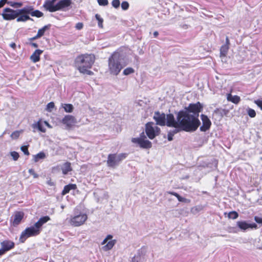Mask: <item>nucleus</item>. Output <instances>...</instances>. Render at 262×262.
<instances>
[{"label": "nucleus", "mask_w": 262, "mask_h": 262, "mask_svg": "<svg viewBox=\"0 0 262 262\" xmlns=\"http://www.w3.org/2000/svg\"><path fill=\"white\" fill-rule=\"evenodd\" d=\"M203 106L200 102L190 103L185 111H179L176 120L172 114L167 115V126L173 127L167 134L169 141L173 140V137L176 134L181 132H193L195 131L201 124L199 119V113L202 111Z\"/></svg>", "instance_id": "nucleus-1"}, {"label": "nucleus", "mask_w": 262, "mask_h": 262, "mask_svg": "<svg viewBox=\"0 0 262 262\" xmlns=\"http://www.w3.org/2000/svg\"><path fill=\"white\" fill-rule=\"evenodd\" d=\"M95 60V56L92 54H83L76 57L75 60V67L80 73L92 75L94 73L90 71Z\"/></svg>", "instance_id": "nucleus-2"}, {"label": "nucleus", "mask_w": 262, "mask_h": 262, "mask_svg": "<svg viewBox=\"0 0 262 262\" xmlns=\"http://www.w3.org/2000/svg\"><path fill=\"white\" fill-rule=\"evenodd\" d=\"M108 71L111 75L117 76L123 67L119 59V55L117 54H113L108 60Z\"/></svg>", "instance_id": "nucleus-3"}, {"label": "nucleus", "mask_w": 262, "mask_h": 262, "mask_svg": "<svg viewBox=\"0 0 262 262\" xmlns=\"http://www.w3.org/2000/svg\"><path fill=\"white\" fill-rule=\"evenodd\" d=\"M128 154L127 153H121L119 155L116 154H110L107 156L106 164L108 167L115 168L119 163L125 159Z\"/></svg>", "instance_id": "nucleus-4"}, {"label": "nucleus", "mask_w": 262, "mask_h": 262, "mask_svg": "<svg viewBox=\"0 0 262 262\" xmlns=\"http://www.w3.org/2000/svg\"><path fill=\"white\" fill-rule=\"evenodd\" d=\"M131 141L136 146H139L141 148L149 149L152 147L151 142L147 139L143 132L140 134L139 137L132 138Z\"/></svg>", "instance_id": "nucleus-5"}, {"label": "nucleus", "mask_w": 262, "mask_h": 262, "mask_svg": "<svg viewBox=\"0 0 262 262\" xmlns=\"http://www.w3.org/2000/svg\"><path fill=\"white\" fill-rule=\"evenodd\" d=\"M145 132L149 139L152 140L159 135L161 132L160 128L154 125L152 122H148L145 124Z\"/></svg>", "instance_id": "nucleus-6"}, {"label": "nucleus", "mask_w": 262, "mask_h": 262, "mask_svg": "<svg viewBox=\"0 0 262 262\" xmlns=\"http://www.w3.org/2000/svg\"><path fill=\"white\" fill-rule=\"evenodd\" d=\"M88 219V215L85 213L80 212L71 216L69 221L70 224L74 227H79L84 224Z\"/></svg>", "instance_id": "nucleus-7"}, {"label": "nucleus", "mask_w": 262, "mask_h": 262, "mask_svg": "<svg viewBox=\"0 0 262 262\" xmlns=\"http://www.w3.org/2000/svg\"><path fill=\"white\" fill-rule=\"evenodd\" d=\"M40 232V230L36 229L33 226L28 227L21 232L19 237V242L23 243L28 237L36 236L39 234Z\"/></svg>", "instance_id": "nucleus-8"}, {"label": "nucleus", "mask_w": 262, "mask_h": 262, "mask_svg": "<svg viewBox=\"0 0 262 262\" xmlns=\"http://www.w3.org/2000/svg\"><path fill=\"white\" fill-rule=\"evenodd\" d=\"M18 10H14L10 8H5L2 13L3 18L5 20H14L17 17Z\"/></svg>", "instance_id": "nucleus-9"}, {"label": "nucleus", "mask_w": 262, "mask_h": 262, "mask_svg": "<svg viewBox=\"0 0 262 262\" xmlns=\"http://www.w3.org/2000/svg\"><path fill=\"white\" fill-rule=\"evenodd\" d=\"M29 11L28 10L27 7L18 10L17 22H25L28 20H32L29 16Z\"/></svg>", "instance_id": "nucleus-10"}, {"label": "nucleus", "mask_w": 262, "mask_h": 262, "mask_svg": "<svg viewBox=\"0 0 262 262\" xmlns=\"http://www.w3.org/2000/svg\"><path fill=\"white\" fill-rule=\"evenodd\" d=\"M154 119L156 121V124L160 126L167 125V115L166 116L164 113H160L157 111L155 113Z\"/></svg>", "instance_id": "nucleus-11"}, {"label": "nucleus", "mask_w": 262, "mask_h": 262, "mask_svg": "<svg viewBox=\"0 0 262 262\" xmlns=\"http://www.w3.org/2000/svg\"><path fill=\"white\" fill-rule=\"evenodd\" d=\"M61 122L66 125L67 129H70L77 123L76 119L72 115H66L62 119Z\"/></svg>", "instance_id": "nucleus-12"}, {"label": "nucleus", "mask_w": 262, "mask_h": 262, "mask_svg": "<svg viewBox=\"0 0 262 262\" xmlns=\"http://www.w3.org/2000/svg\"><path fill=\"white\" fill-rule=\"evenodd\" d=\"M24 217V213L23 211H16L13 215V219L11 220V224L14 226H18Z\"/></svg>", "instance_id": "nucleus-13"}, {"label": "nucleus", "mask_w": 262, "mask_h": 262, "mask_svg": "<svg viewBox=\"0 0 262 262\" xmlns=\"http://www.w3.org/2000/svg\"><path fill=\"white\" fill-rule=\"evenodd\" d=\"M112 238L113 236L112 235L109 234L107 235L105 238L102 242V245H104L106 243V244L103 247V249L105 251H108L112 249L114 246L115 245L116 242V240L114 239L108 242V240L112 239Z\"/></svg>", "instance_id": "nucleus-14"}, {"label": "nucleus", "mask_w": 262, "mask_h": 262, "mask_svg": "<svg viewBox=\"0 0 262 262\" xmlns=\"http://www.w3.org/2000/svg\"><path fill=\"white\" fill-rule=\"evenodd\" d=\"M57 0H47L43 5V8L50 12L57 11V4L55 3Z\"/></svg>", "instance_id": "nucleus-15"}, {"label": "nucleus", "mask_w": 262, "mask_h": 262, "mask_svg": "<svg viewBox=\"0 0 262 262\" xmlns=\"http://www.w3.org/2000/svg\"><path fill=\"white\" fill-rule=\"evenodd\" d=\"M201 117L202 121V125L200 127V130L202 132H206L210 128L211 122L205 115L202 114Z\"/></svg>", "instance_id": "nucleus-16"}, {"label": "nucleus", "mask_w": 262, "mask_h": 262, "mask_svg": "<svg viewBox=\"0 0 262 262\" xmlns=\"http://www.w3.org/2000/svg\"><path fill=\"white\" fill-rule=\"evenodd\" d=\"M72 4V0H60L57 3V11L68 8L71 7Z\"/></svg>", "instance_id": "nucleus-17"}, {"label": "nucleus", "mask_w": 262, "mask_h": 262, "mask_svg": "<svg viewBox=\"0 0 262 262\" xmlns=\"http://www.w3.org/2000/svg\"><path fill=\"white\" fill-rule=\"evenodd\" d=\"M229 112V111L227 109L216 108L213 112V115L220 120L223 117L227 116Z\"/></svg>", "instance_id": "nucleus-18"}, {"label": "nucleus", "mask_w": 262, "mask_h": 262, "mask_svg": "<svg viewBox=\"0 0 262 262\" xmlns=\"http://www.w3.org/2000/svg\"><path fill=\"white\" fill-rule=\"evenodd\" d=\"M2 247L7 252L14 248L15 244L10 240H5L1 243Z\"/></svg>", "instance_id": "nucleus-19"}, {"label": "nucleus", "mask_w": 262, "mask_h": 262, "mask_svg": "<svg viewBox=\"0 0 262 262\" xmlns=\"http://www.w3.org/2000/svg\"><path fill=\"white\" fill-rule=\"evenodd\" d=\"M43 51L40 49L36 50L30 56V59L34 63L39 61L40 59V56L42 53Z\"/></svg>", "instance_id": "nucleus-20"}, {"label": "nucleus", "mask_w": 262, "mask_h": 262, "mask_svg": "<svg viewBox=\"0 0 262 262\" xmlns=\"http://www.w3.org/2000/svg\"><path fill=\"white\" fill-rule=\"evenodd\" d=\"M28 8V10L29 11L30 14L32 16H35L37 17H41L43 15L42 12L38 10H34V8L33 6H27Z\"/></svg>", "instance_id": "nucleus-21"}, {"label": "nucleus", "mask_w": 262, "mask_h": 262, "mask_svg": "<svg viewBox=\"0 0 262 262\" xmlns=\"http://www.w3.org/2000/svg\"><path fill=\"white\" fill-rule=\"evenodd\" d=\"M77 188L76 184H69L64 186L63 189L61 192V195H64L68 193L71 190H75Z\"/></svg>", "instance_id": "nucleus-22"}, {"label": "nucleus", "mask_w": 262, "mask_h": 262, "mask_svg": "<svg viewBox=\"0 0 262 262\" xmlns=\"http://www.w3.org/2000/svg\"><path fill=\"white\" fill-rule=\"evenodd\" d=\"M168 193L176 196L178 199V200L179 202H183V203H189L190 202V200L182 197L178 193H177L176 192L168 191Z\"/></svg>", "instance_id": "nucleus-23"}, {"label": "nucleus", "mask_w": 262, "mask_h": 262, "mask_svg": "<svg viewBox=\"0 0 262 262\" xmlns=\"http://www.w3.org/2000/svg\"><path fill=\"white\" fill-rule=\"evenodd\" d=\"M227 99L234 104H238L241 101V98L237 95L232 96L231 94H228L227 96Z\"/></svg>", "instance_id": "nucleus-24"}, {"label": "nucleus", "mask_w": 262, "mask_h": 262, "mask_svg": "<svg viewBox=\"0 0 262 262\" xmlns=\"http://www.w3.org/2000/svg\"><path fill=\"white\" fill-rule=\"evenodd\" d=\"M62 172L63 174H67L68 172L72 170L71 167V164L69 162H67L63 164V166L61 168Z\"/></svg>", "instance_id": "nucleus-25"}, {"label": "nucleus", "mask_w": 262, "mask_h": 262, "mask_svg": "<svg viewBox=\"0 0 262 262\" xmlns=\"http://www.w3.org/2000/svg\"><path fill=\"white\" fill-rule=\"evenodd\" d=\"M50 27H51V25L49 24L48 25H46V26H43L41 29H39L38 30V32L37 33V36L39 37L40 38L41 37L43 36L46 31L50 29Z\"/></svg>", "instance_id": "nucleus-26"}, {"label": "nucleus", "mask_w": 262, "mask_h": 262, "mask_svg": "<svg viewBox=\"0 0 262 262\" xmlns=\"http://www.w3.org/2000/svg\"><path fill=\"white\" fill-rule=\"evenodd\" d=\"M237 226L242 230L245 231L249 228L248 223L246 221H238Z\"/></svg>", "instance_id": "nucleus-27"}, {"label": "nucleus", "mask_w": 262, "mask_h": 262, "mask_svg": "<svg viewBox=\"0 0 262 262\" xmlns=\"http://www.w3.org/2000/svg\"><path fill=\"white\" fill-rule=\"evenodd\" d=\"M7 4L14 8H20L23 5L22 2H15L12 1H8Z\"/></svg>", "instance_id": "nucleus-28"}, {"label": "nucleus", "mask_w": 262, "mask_h": 262, "mask_svg": "<svg viewBox=\"0 0 262 262\" xmlns=\"http://www.w3.org/2000/svg\"><path fill=\"white\" fill-rule=\"evenodd\" d=\"M229 47L227 45H223L220 49V54L221 56H226L228 51Z\"/></svg>", "instance_id": "nucleus-29"}, {"label": "nucleus", "mask_w": 262, "mask_h": 262, "mask_svg": "<svg viewBox=\"0 0 262 262\" xmlns=\"http://www.w3.org/2000/svg\"><path fill=\"white\" fill-rule=\"evenodd\" d=\"M46 157V155L43 152H40L34 156V161L38 162L40 159H43Z\"/></svg>", "instance_id": "nucleus-30"}, {"label": "nucleus", "mask_w": 262, "mask_h": 262, "mask_svg": "<svg viewBox=\"0 0 262 262\" xmlns=\"http://www.w3.org/2000/svg\"><path fill=\"white\" fill-rule=\"evenodd\" d=\"M228 217L229 219L235 220L238 217V213L235 211H232L228 213Z\"/></svg>", "instance_id": "nucleus-31"}, {"label": "nucleus", "mask_w": 262, "mask_h": 262, "mask_svg": "<svg viewBox=\"0 0 262 262\" xmlns=\"http://www.w3.org/2000/svg\"><path fill=\"white\" fill-rule=\"evenodd\" d=\"M64 111L67 113H71L73 112L74 107L71 104H65L63 106Z\"/></svg>", "instance_id": "nucleus-32"}, {"label": "nucleus", "mask_w": 262, "mask_h": 262, "mask_svg": "<svg viewBox=\"0 0 262 262\" xmlns=\"http://www.w3.org/2000/svg\"><path fill=\"white\" fill-rule=\"evenodd\" d=\"M135 72L134 70L130 67L127 68L125 69L123 71V74L124 75H128L129 74H131L132 73H134Z\"/></svg>", "instance_id": "nucleus-33"}, {"label": "nucleus", "mask_w": 262, "mask_h": 262, "mask_svg": "<svg viewBox=\"0 0 262 262\" xmlns=\"http://www.w3.org/2000/svg\"><path fill=\"white\" fill-rule=\"evenodd\" d=\"M95 17L98 21V26L100 28H102L103 27V19L100 17V15H99L98 14L95 15Z\"/></svg>", "instance_id": "nucleus-34"}, {"label": "nucleus", "mask_w": 262, "mask_h": 262, "mask_svg": "<svg viewBox=\"0 0 262 262\" xmlns=\"http://www.w3.org/2000/svg\"><path fill=\"white\" fill-rule=\"evenodd\" d=\"M29 146V145H24L20 147L21 150L24 152V154L25 155H27V156H29L30 155L29 151L28 150Z\"/></svg>", "instance_id": "nucleus-35"}, {"label": "nucleus", "mask_w": 262, "mask_h": 262, "mask_svg": "<svg viewBox=\"0 0 262 262\" xmlns=\"http://www.w3.org/2000/svg\"><path fill=\"white\" fill-rule=\"evenodd\" d=\"M247 113L249 117L251 118H254L256 116L255 111L252 108H249L247 109Z\"/></svg>", "instance_id": "nucleus-36"}, {"label": "nucleus", "mask_w": 262, "mask_h": 262, "mask_svg": "<svg viewBox=\"0 0 262 262\" xmlns=\"http://www.w3.org/2000/svg\"><path fill=\"white\" fill-rule=\"evenodd\" d=\"M50 220V217L49 216H45L43 217H41L39 219V222L43 225L47 222Z\"/></svg>", "instance_id": "nucleus-37"}, {"label": "nucleus", "mask_w": 262, "mask_h": 262, "mask_svg": "<svg viewBox=\"0 0 262 262\" xmlns=\"http://www.w3.org/2000/svg\"><path fill=\"white\" fill-rule=\"evenodd\" d=\"M10 155L14 161H17L19 157V154L15 151H11Z\"/></svg>", "instance_id": "nucleus-38"}, {"label": "nucleus", "mask_w": 262, "mask_h": 262, "mask_svg": "<svg viewBox=\"0 0 262 262\" xmlns=\"http://www.w3.org/2000/svg\"><path fill=\"white\" fill-rule=\"evenodd\" d=\"M121 8L123 10H126L129 8V4L126 1H123L121 3Z\"/></svg>", "instance_id": "nucleus-39"}, {"label": "nucleus", "mask_w": 262, "mask_h": 262, "mask_svg": "<svg viewBox=\"0 0 262 262\" xmlns=\"http://www.w3.org/2000/svg\"><path fill=\"white\" fill-rule=\"evenodd\" d=\"M97 2L100 6H105L108 4L107 0H97Z\"/></svg>", "instance_id": "nucleus-40"}, {"label": "nucleus", "mask_w": 262, "mask_h": 262, "mask_svg": "<svg viewBox=\"0 0 262 262\" xmlns=\"http://www.w3.org/2000/svg\"><path fill=\"white\" fill-rule=\"evenodd\" d=\"M37 128L42 133L46 132V129L43 127L42 124L40 122H38L37 124Z\"/></svg>", "instance_id": "nucleus-41"}, {"label": "nucleus", "mask_w": 262, "mask_h": 262, "mask_svg": "<svg viewBox=\"0 0 262 262\" xmlns=\"http://www.w3.org/2000/svg\"><path fill=\"white\" fill-rule=\"evenodd\" d=\"M30 174L33 176L34 178H37L38 177V174L33 169H30L28 171Z\"/></svg>", "instance_id": "nucleus-42"}, {"label": "nucleus", "mask_w": 262, "mask_h": 262, "mask_svg": "<svg viewBox=\"0 0 262 262\" xmlns=\"http://www.w3.org/2000/svg\"><path fill=\"white\" fill-rule=\"evenodd\" d=\"M112 6L114 8H118L120 5V1L119 0H113L112 2Z\"/></svg>", "instance_id": "nucleus-43"}, {"label": "nucleus", "mask_w": 262, "mask_h": 262, "mask_svg": "<svg viewBox=\"0 0 262 262\" xmlns=\"http://www.w3.org/2000/svg\"><path fill=\"white\" fill-rule=\"evenodd\" d=\"M55 107V104L53 102H49L47 105V110L49 112L51 111V109Z\"/></svg>", "instance_id": "nucleus-44"}, {"label": "nucleus", "mask_w": 262, "mask_h": 262, "mask_svg": "<svg viewBox=\"0 0 262 262\" xmlns=\"http://www.w3.org/2000/svg\"><path fill=\"white\" fill-rule=\"evenodd\" d=\"M20 135V132L19 131H14L13 132L11 135V137L12 138H15V139H17L19 137Z\"/></svg>", "instance_id": "nucleus-45"}, {"label": "nucleus", "mask_w": 262, "mask_h": 262, "mask_svg": "<svg viewBox=\"0 0 262 262\" xmlns=\"http://www.w3.org/2000/svg\"><path fill=\"white\" fill-rule=\"evenodd\" d=\"M254 103L260 108L262 111V100H256L254 101Z\"/></svg>", "instance_id": "nucleus-46"}, {"label": "nucleus", "mask_w": 262, "mask_h": 262, "mask_svg": "<svg viewBox=\"0 0 262 262\" xmlns=\"http://www.w3.org/2000/svg\"><path fill=\"white\" fill-rule=\"evenodd\" d=\"M43 225L39 222V221L38 220L35 224H34V227L36 229H37L38 230H40V228L41 227V226H42Z\"/></svg>", "instance_id": "nucleus-47"}, {"label": "nucleus", "mask_w": 262, "mask_h": 262, "mask_svg": "<svg viewBox=\"0 0 262 262\" xmlns=\"http://www.w3.org/2000/svg\"><path fill=\"white\" fill-rule=\"evenodd\" d=\"M83 27V24L82 23H78L75 26V28L77 30H80Z\"/></svg>", "instance_id": "nucleus-48"}, {"label": "nucleus", "mask_w": 262, "mask_h": 262, "mask_svg": "<svg viewBox=\"0 0 262 262\" xmlns=\"http://www.w3.org/2000/svg\"><path fill=\"white\" fill-rule=\"evenodd\" d=\"M254 221L258 224H261L262 225V218L258 216H254Z\"/></svg>", "instance_id": "nucleus-49"}, {"label": "nucleus", "mask_w": 262, "mask_h": 262, "mask_svg": "<svg viewBox=\"0 0 262 262\" xmlns=\"http://www.w3.org/2000/svg\"><path fill=\"white\" fill-rule=\"evenodd\" d=\"M248 225H249V228L256 229L257 228V226L255 223L248 224Z\"/></svg>", "instance_id": "nucleus-50"}, {"label": "nucleus", "mask_w": 262, "mask_h": 262, "mask_svg": "<svg viewBox=\"0 0 262 262\" xmlns=\"http://www.w3.org/2000/svg\"><path fill=\"white\" fill-rule=\"evenodd\" d=\"M40 38L39 37H37V34H36V35L35 36H34V37H32V38H29V40L30 41H33V40H36V39H38V38Z\"/></svg>", "instance_id": "nucleus-51"}, {"label": "nucleus", "mask_w": 262, "mask_h": 262, "mask_svg": "<svg viewBox=\"0 0 262 262\" xmlns=\"http://www.w3.org/2000/svg\"><path fill=\"white\" fill-rule=\"evenodd\" d=\"M6 251L4 249L3 247L0 249V256L4 254Z\"/></svg>", "instance_id": "nucleus-52"}, {"label": "nucleus", "mask_w": 262, "mask_h": 262, "mask_svg": "<svg viewBox=\"0 0 262 262\" xmlns=\"http://www.w3.org/2000/svg\"><path fill=\"white\" fill-rule=\"evenodd\" d=\"M229 45H230V41H229L228 37H227L226 38V44L225 45H227L228 47H229Z\"/></svg>", "instance_id": "nucleus-53"}, {"label": "nucleus", "mask_w": 262, "mask_h": 262, "mask_svg": "<svg viewBox=\"0 0 262 262\" xmlns=\"http://www.w3.org/2000/svg\"><path fill=\"white\" fill-rule=\"evenodd\" d=\"M10 46L12 48H13V49H15V48H16V46L15 43H14V42H12L11 43H10Z\"/></svg>", "instance_id": "nucleus-54"}, {"label": "nucleus", "mask_w": 262, "mask_h": 262, "mask_svg": "<svg viewBox=\"0 0 262 262\" xmlns=\"http://www.w3.org/2000/svg\"><path fill=\"white\" fill-rule=\"evenodd\" d=\"M31 46L32 47H33L34 48H37L38 47V45L36 43L32 42V43H31Z\"/></svg>", "instance_id": "nucleus-55"}, {"label": "nucleus", "mask_w": 262, "mask_h": 262, "mask_svg": "<svg viewBox=\"0 0 262 262\" xmlns=\"http://www.w3.org/2000/svg\"><path fill=\"white\" fill-rule=\"evenodd\" d=\"M158 35L159 33L158 31H156L154 32V36L155 37H157L158 36Z\"/></svg>", "instance_id": "nucleus-56"}, {"label": "nucleus", "mask_w": 262, "mask_h": 262, "mask_svg": "<svg viewBox=\"0 0 262 262\" xmlns=\"http://www.w3.org/2000/svg\"><path fill=\"white\" fill-rule=\"evenodd\" d=\"M4 5H5V4L1 0L0 1V8L3 7Z\"/></svg>", "instance_id": "nucleus-57"}, {"label": "nucleus", "mask_w": 262, "mask_h": 262, "mask_svg": "<svg viewBox=\"0 0 262 262\" xmlns=\"http://www.w3.org/2000/svg\"><path fill=\"white\" fill-rule=\"evenodd\" d=\"M1 1H2V2L4 4H6V3L7 4V2H8V1H7V0H1Z\"/></svg>", "instance_id": "nucleus-58"}, {"label": "nucleus", "mask_w": 262, "mask_h": 262, "mask_svg": "<svg viewBox=\"0 0 262 262\" xmlns=\"http://www.w3.org/2000/svg\"><path fill=\"white\" fill-rule=\"evenodd\" d=\"M45 123H46L47 125H49V124H48V123L47 122H45Z\"/></svg>", "instance_id": "nucleus-59"}, {"label": "nucleus", "mask_w": 262, "mask_h": 262, "mask_svg": "<svg viewBox=\"0 0 262 262\" xmlns=\"http://www.w3.org/2000/svg\"><path fill=\"white\" fill-rule=\"evenodd\" d=\"M226 214H227V213H226V212H225V213H224V215H226Z\"/></svg>", "instance_id": "nucleus-60"}, {"label": "nucleus", "mask_w": 262, "mask_h": 262, "mask_svg": "<svg viewBox=\"0 0 262 262\" xmlns=\"http://www.w3.org/2000/svg\"><path fill=\"white\" fill-rule=\"evenodd\" d=\"M260 159L262 160V157L260 158Z\"/></svg>", "instance_id": "nucleus-61"}]
</instances>
